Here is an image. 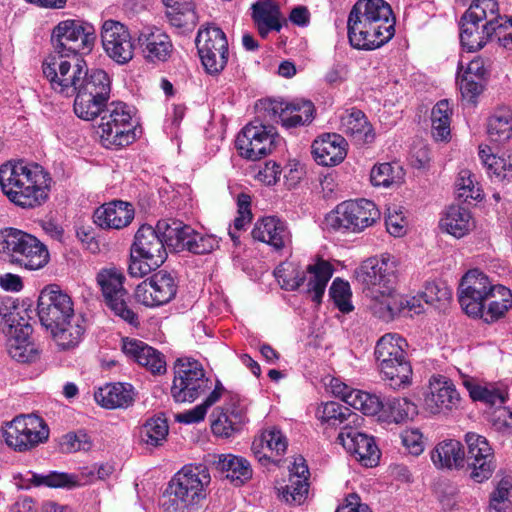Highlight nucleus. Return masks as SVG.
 <instances>
[{
	"label": "nucleus",
	"instance_id": "f257e3e1",
	"mask_svg": "<svg viewBox=\"0 0 512 512\" xmlns=\"http://www.w3.org/2000/svg\"><path fill=\"white\" fill-rule=\"evenodd\" d=\"M357 281L370 297V309L379 319L389 321L404 313V296L397 293L394 257L382 255L365 260L355 271Z\"/></svg>",
	"mask_w": 512,
	"mask_h": 512
},
{
	"label": "nucleus",
	"instance_id": "f03ea898",
	"mask_svg": "<svg viewBox=\"0 0 512 512\" xmlns=\"http://www.w3.org/2000/svg\"><path fill=\"white\" fill-rule=\"evenodd\" d=\"M52 178L35 162L8 161L0 166V186L14 205L23 209L42 206L49 198Z\"/></svg>",
	"mask_w": 512,
	"mask_h": 512
},
{
	"label": "nucleus",
	"instance_id": "7ed1b4c3",
	"mask_svg": "<svg viewBox=\"0 0 512 512\" xmlns=\"http://www.w3.org/2000/svg\"><path fill=\"white\" fill-rule=\"evenodd\" d=\"M348 39L356 49L374 50L395 33V18L384 0H358L347 21Z\"/></svg>",
	"mask_w": 512,
	"mask_h": 512
},
{
	"label": "nucleus",
	"instance_id": "20e7f679",
	"mask_svg": "<svg viewBox=\"0 0 512 512\" xmlns=\"http://www.w3.org/2000/svg\"><path fill=\"white\" fill-rule=\"evenodd\" d=\"M39 320L63 349L75 347L84 333L82 320L74 315L71 298L55 287L44 288L38 298Z\"/></svg>",
	"mask_w": 512,
	"mask_h": 512
},
{
	"label": "nucleus",
	"instance_id": "39448f33",
	"mask_svg": "<svg viewBox=\"0 0 512 512\" xmlns=\"http://www.w3.org/2000/svg\"><path fill=\"white\" fill-rule=\"evenodd\" d=\"M0 258L27 270H38L49 262L47 247L34 235L13 227L0 230Z\"/></svg>",
	"mask_w": 512,
	"mask_h": 512
},
{
	"label": "nucleus",
	"instance_id": "423d86ee",
	"mask_svg": "<svg viewBox=\"0 0 512 512\" xmlns=\"http://www.w3.org/2000/svg\"><path fill=\"white\" fill-rule=\"evenodd\" d=\"M498 21V4L495 0H475L460 21V42L472 52L484 47L492 39Z\"/></svg>",
	"mask_w": 512,
	"mask_h": 512
},
{
	"label": "nucleus",
	"instance_id": "0eeeda50",
	"mask_svg": "<svg viewBox=\"0 0 512 512\" xmlns=\"http://www.w3.org/2000/svg\"><path fill=\"white\" fill-rule=\"evenodd\" d=\"M407 342L399 334L387 333L376 343L375 358L381 373L393 389L410 384L412 368L406 357Z\"/></svg>",
	"mask_w": 512,
	"mask_h": 512
},
{
	"label": "nucleus",
	"instance_id": "6e6552de",
	"mask_svg": "<svg viewBox=\"0 0 512 512\" xmlns=\"http://www.w3.org/2000/svg\"><path fill=\"white\" fill-rule=\"evenodd\" d=\"M167 258L162 234L156 227L142 225L134 236L131 246L128 272L132 277H143L160 267Z\"/></svg>",
	"mask_w": 512,
	"mask_h": 512
},
{
	"label": "nucleus",
	"instance_id": "1a4fd4ad",
	"mask_svg": "<svg viewBox=\"0 0 512 512\" xmlns=\"http://www.w3.org/2000/svg\"><path fill=\"white\" fill-rule=\"evenodd\" d=\"M43 74L51 88L66 97L73 96L86 75V64L78 55L51 53L43 61Z\"/></svg>",
	"mask_w": 512,
	"mask_h": 512
},
{
	"label": "nucleus",
	"instance_id": "9d476101",
	"mask_svg": "<svg viewBox=\"0 0 512 512\" xmlns=\"http://www.w3.org/2000/svg\"><path fill=\"white\" fill-rule=\"evenodd\" d=\"M100 117L97 133L104 147L118 149L133 143L132 111L125 103H109Z\"/></svg>",
	"mask_w": 512,
	"mask_h": 512
},
{
	"label": "nucleus",
	"instance_id": "9b49d317",
	"mask_svg": "<svg viewBox=\"0 0 512 512\" xmlns=\"http://www.w3.org/2000/svg\"><path fill=\"white\" fill-rule=\"evenodd\" d=\"M171 395L176 402H193L211 387L202 364L192 358H178L174 363Z\"/></svg>",
	"mask_w": 512,
	"mask_h": 512
},
{
	"label": "nucleus",
	"instance_id": "f8f14e48",
	"mask_svg": "<svg viewBox=\"0 0 512 512\" xmlns=\"http://www.w3.org/2000/svg\"><path fill=\"white\" fill-rule=\"evenodd\" d=\"M380 218L376 205L367 199L344 201L326 216V224L334 230L361 232Z\"/></svg>",
	"mask_w": 512,
	"mask_h": 512
},
{
	"label": "nucleus",
	"instance_id": "ddd939ff",
	"mask_svg": "<svg viewBox=\"0 0 512 512\" xmlns=\"http://www.w3.org/2000/svg\"><path fill=\"white\" fill-rule=\"evenodd\" d=\"M48 437V426L41 417L34 414L16 416L3 429L6 444L19 452L31 450Z\"/></svg>",
	"mask_w": 512,
	"mask_h": 512
},
{
	"label": "nucleus",
	"instance_id": "4468645a",
	"mask_svg": "<svg viewBox=\"0 0 512 512\" xmlns=\"http://www.w3.org/2000/svg\"><path fill=\"white\" fill-rule=\"evenodd\" d=\"M95 39V31L91 25L76 20H65L53 29L52 53L79 56L80 53L92 50Z\"/></svg>",
	"mask_w": 512,
	"mask_h": 512
},
{
	"label": "nucleus",
	"instance_id": "2eb2a0df",
	"mask_svg": "<svg viewBox=\"0 0 512 512\" xmlns=\"http://www.w3.org/2000/svg\"><path fill=\"white\" fill-rule=\"evenodd\" d=\"M107 306L129 324L138 323L137 315L127 306V290L123 284L125 276L116 267L101 269L96 277Z\"/></svg>",
	"mask_w": 512,
	"mask_h": 512
},
{
	"label": "nucleus",
	"instance_id": "dca6fc26",
	"mask_svg": "<svg viewBox=\"0 0 512 512\" xmlns=\"http://www.w3.org/2000/svg\"><path fill=\"white\" fill-rule=\"evenodd\" d=\"M465 442L468 452L462 469L463 475L472 479L489 480L497 464L488 440L482 435L469 432L465 435Z\"/></svg>",
	"mask_w": 512,
	"mask_h": 512
},
{
	"label": "nucleus",
	"instance_id": "f3484780",
	"mask_svg": "<svg viewBox=\"0 0 512 512\" xmlns=\"http://www.w3.org/2000/svg\"><path fill=\"white\" fill-rule=\"evenodd\" d=\"M198 53L206 72L218 75L228 61V41L225 33L218 27H206L196 37Z\"/></svg>",
	"mask_w": 512,
	"mask_h": 512
},
{
	"label": "nucleus",
	"instance_id": "a211bd4d",
	"mask_svg": "<svg viewBox=\"0 0 512 512\" xmlns=\"http://www.w3.org/2000/svg\"><path fill=\"white\" fill-rule=\"evenodd\" d=\"M276 135L272 126L253 121L238 134L236 147L242 157L255 161L272 152Z\"/></svg>",
	"mask_w": 512,
	"mask_h": 512
},
{
	"label": "nucleus",
	"instance_id": "6ab92c4d",
	"mask_svg": "<svg viewBox=\"0 0 512 512\" xmlns=\"http://www.w3.org/2000/svg\"><path fill=\"white\" fill-rule=\"evenodd\" d=\"M206 497L204 482H168L160 499L162 512H189Z\"/></svg>",
	"mask_w": 512,
	"mask_h": 512
},
{
	"label": "nucleus",
	"instance_id": "aec40b11",
	"mask_svg": "<svg viewBox=\"0 0 512 512\" xmlns=\"http://www.w3.org/2000/svg\"><path fill=\"white\" fill-rule=\"evenodd\" d=\"M337 440L362 466L374 467L378 464L380 451L372 436L347 424L339 432Z\"/></svg>",
	"mask_w": 512,
	"mask_h": 512
},
{
	"label": "nucleus",
	"instance_id": "412c9836",
	"mask_svg": "<svg viewBox=\"0 0 512 512\" xmlns=\"http://www.w3.org/2000/svg\"><path fill=\"white\" fill-rule=\"evenodd\" d=\"M176 291L174 278L161 270L137 285L135 299L146 307H157L170 302Z\"/></svg>",
	"mask_w": 512,
	"mask_h": 512
},
{
	"label": "nucleus",
	"instance_id": "4be33fe9",
	"mask_svg": "<svg viewBox=\"0 0 512 512\" xmlns=\"http://www.w3.org/2000/svg\"><path fill=\"white\" fill-rule=\"evenodd\" d=\"M492 288L488 277L482 271L469 270L461 279L458 295L465 313L469 316L481 313L482 303Z\"/></svg>",
	"mask_w": 512,
	"mask_h": 512
},
{
	"label": "nucleus",
	"instance_id": "5701e85b",
	"mask_svg": "<svg viewBox=\"0 0 512 512\" xmlns=\"http://www.w3.org/2000/svg\"><path fill=\"white\" fill-rule=\"evenodd\" d=\"M101 40L106 54L118 64H126L134 55V43L125 25L106 20L102 25Z\"/></svg>",
	"mask_w": 512,
	"mask_h": 512
},
{
	"label": "nucleus",
	"instance_id": "b1692460",
	"mask_svg": "<svg viewBox=\"0 0 512 512\" xmlns=\"http://www.w3.org/2000/svg\"><path fill=\"white\" fill-rule=\"evenodd\" d=\"M15 316L6 319L7 329H3L7 336L6 348L8 354L18 362L29 363L39 357L36 345L30 341L32 327L28 323L15 324Z\"/></svg>",
	"mask_w": 512,
	"mask_h": 512
},
{
	"label": "nucleus",
	"instance_id": "393cba45",
	"mask_svg": "<svg viewBox=\"0 0 512 512\" xmlns=\"http://www.w3.org/2000/svg\"><path fill=\"white\" fill-rule=\"evenodd\" d=\"M425 405L433 414L446 413L459 407L460 395L450 379L442 375L432 376Z\"/></svg>",
	"mask_w": 512,
	"mask_h": 512
},
{
	"label": "nucleus",
	"instance_id": "a878e982",
	"mask_svg": "<svg viewBox=\"0 0 512 512\" xmlns=\"http://www.w3.org/2000/svg\"><path fill=\"white\" fill-rule=\"evenodd\" d=\"M347 141L336 133H327L319 136L312 144L314 160L322 166H337L344 161L347 155Z\"/></svg>",
	"mask_w": 512,
	"mask_h": 512
},
{
	"label": "nucleus",
	"instance_id": "bb28decb",
	"mask_svg": "<svg viewBox=\"0 0 512 512\" xmlns=\"http://www.w3.org/2000/svg\"><path fill=\"white\" fill-rule=\"evenodd\" d=\"M122 351L128 358L145 367L153 374H163L166 372V362L163 355L141 340L134 338L123 339Z\"/></svg>",
	"mask_w": 512,
	"mask_h": 512
},
{
	"label": "nucleus",
	"instance_id": "cd10ccee",
	"mask_svg": "<svg viewBox=\"0 0 512 512\" xmlns=\"http://www.w3.org/2000/svg\"><path fill=\"white\" fill-rule=\"evenodd\" d=\"M252 237L279 251L291 243V233L287 224L277 217H264L255 224Z\"/></svg>",
	"mask_w": 512,
	"mask_h": 512
},
{
	"label": "nucleus",
	"instance_id": "c85d7f7f",
	"mask_svg": "<svg viewBox=\"0 0 512 512\" xmlns=\"http://www.w3.org/2000/svg\"><path fill=\"white\" fill-rule=\"evenodd\" d=\"M339 130L358 146L370 144L375 139V133L367 117L355 108L345 110L340 115Z\"/></svg>",
	"mask_w": 512,
	"mask_h": 512
},
{
	"label": "nucleus",
	"instance_id": "c756f323",
	"mask_svg": "<svg viewBox=\"0 0 512 512\" xmlns=\"http://www.w3.org/2000/svg\"><path fill=\"white\" fill-rule=\"evenodd\" d=\"M114 468L112 465L91 464L80 468L77 474H67L57 471H49L47 474H38L33 471H26L14 476V480H78L79 478H91L93 480H105L112 476Z\"/></svg>",
	"mask_w": 512,
	"mask_h": 512
},
{
	"label": "nucleus",
	"instance_id": "7c9ffc66",
	"mask_svg": "<svg viewBox=\"0 0 512 512\" xmlns=\"http://www.w3.org/2000/svg\"><path fill=\"white\" fill-rule=\"evenodd\" d=\"M134 218L132 205L123 201H113L103 204L94 212V222L101 228L121 229L126 227Z\"/></svg>",
	"mask_w": 512,
	"mask_h": 512
},
{
	"label": "nucleus",
	"instance_id": "2f4dec72",
	"mask_svg": "<svg viewBox=\"0 0 512 512\" xmlns=\"http://www.w3.org/2000/svg\"><path fill=\"white\" fill-rule=\"evenodd\" d=\"M288 443L286 437L276 427H268L252 443V452L263 466H276V462L270 459L264 449L275 452L277 455L284 453Z\"/></svg>",
	"mask_w": 512,
	"mask_h": 512
},
{
	"label": "nucleus",
	"instance_id": "473e14b6",
	"mask_svg": "<svg viewBox=\"0 0 512 512\" xmlns=\"http://www.w3.org/2000/svg\"><path fill=\"white\" fill-rule=\"evenodd\" d=\"M171 26L182 32L192 31L199 21L194 0H162Z\"/></svg>",
	"mask_w": 512,
	"mask_h": 512
},
{
	"label": "nucleus",
	"instance_id": "72a5a7b5",
	"mask_svg": "<svg viewBox=\"0 0 512 512\" xmlns=\"http://www.w3.org/2000/svg\"><path fill=\"white\" fill-rule=\"evenodd\" d=\"M510 308H512L511 290L502 285H495L482 303L481 313L475 317L482 318L486 323H493L502 318Z\"/></svg>",
	"mask_w": 512,
	"mask_h": 512
},
{
	"label": "nucleus",
	"instance_id": "f704fd0d",
	"mask_svg": "<svg viewBox=\"0 0 512 512\" xmlns=\"http://www.w3.org/2000/svg\"><path fill=\"white\" fill-rule=\"evenodd\" d=\"M251 17L262 38H266L270 31H280L281 12L278 4L272 0L258 1L251 6Z\"/></svg>",
	"mask_w": 512,
	"mask_h": 512
},
{
	"label": "nucleus",
	"instance_id": "c9c22d12",
	"mask_svg": "<svg viewBox=\"0 0 512 512\" xmlns=\"http://www.w3.org/2000/svg\"><path fill=\"white\" fill-rule=\"evenodd\" d=\"M333 275L332 265L325 260L318 259L315 263L309 264L303 271L306 276L305 286L307 293L312 295V300L320 303L325 293L326 286Z\"/></svg>",
	"mask_w": 512,
	"mask_h": 512
},
{
	"label": "nucleus",
	"instance_id": "e433bc0d",
	"mask_svg": "<svg viewBox=\"0 0 512 512\" xmlns=\"http://www.w3.org/2000/svg\"><path fill=\"white\" fill-rule=\"evenodd\" d=\"M95 401L104 408H127L134 401V392L130 384L113 383L100 387L94 393Z\"/></svg>",
	"mask_w": 512,
	"mask_h": 512
},
{
	"label": "nucleus",
	"instance_id": "4c0bfd02",
	"mask_svg": "<svg viewBox=\"0 0 512 512\" xmlns=\"http://www.w3.org/2000/svg\"><path fill=\"white\" fill-rule=\"evenodd\" d=\"M139 42L147 59L165 61L172 51L169 36L157 28H145L139 35Z\"/></svg>",
	"mask_w": 512,
	"mask_h": 512
},
{
	"label": "nucleus",
	"instance_id": "58836bf2",
	"mask_svg": "<svg viewBox=\"0 0 512 512\" xmlns=\"http://www.w3.org/2000/svg\"><path fill=\"white\" fill-rule=\"evenodd\" d=\"M440 228L455 238H462L474 228V221L469 210L452 205L444 212Z\"/></svg>",
	"mask_w": 512,
	"mask_h": 512
},
{
	"label": "nucleus",
	"instance_id": "ea45409f",
	"mask_svg": "<svg viewBox=\"0 0 512 512\" xmlns=\"http://www.w3.org/2000/svg\"><path fill=\"white\" fill-rule=\"evenodd\" d=\"M431 459L438 468L462 470L465 453L459 441L448 440L436 446L432 452Z\"/></svg>",
	"mask_w": 512,
	"mask_h": 512
},
{
	"label": "nucleus",
	"instance_id": "a19ab883",
	"mask_svg": "<svg viewBox=\"0 0 512 512\" xmlns=\"http://www.w3.org/2000/svg\"><path fill=\"white\" fill-rule=\"evenodd\" d=\"M158 231L162 234L165 247L182 251L186 248L192 228L179 220L162 219L158 221Z\"/></svg>",
	"mask_w": 512,
	"mask_h": 512
},
{
	"label": "nucleus",
	"instance_id": "79ce46f5",
	"mask_svg": "<svg viewBox=\"0 0 512 512\" xmlns=\"http://www.w3.org/2000/svg\"><path fill=\"white\" fill-rule=\"evenodd\" d=\"M111 92V81L108 74L101 69L92 70L83 76L75 94L95 96L98 99H108Z\"/></svg>",
	"mask_w": 512,
	"mask_h": 512
},
{
	"label": "nucleus",
	"instance_id": "37998d69",
	"mask_svg": "<svg viewBox=\"0 0 512 512\" xmlns=\"http://www.w3.org/2000/svg\"><path fill=\"white\" fill-rule=\"evenodd\" d=\"M279 119L286 128H294L310 123L313 119L314 105L310 101L299 100L280 107Z\"/></svg>",
	"mask_w": 512,
	"mask_h": 512
},
{
	"label": "nucleus",
	"instance_id": "c03bdc74",
	"mask_svg": "<svg viewBox=\"0 0 512 512\" xmlns=\"http://www.w3.org/2000/svg\"><path fill=\"white\" fill-rule=\"evenodd\" d=\"M214 466L217 471L226 473L227 480H249L253 475L249 461L232 454L219 455Z\"/></svg>",
	"mask_w": 512,
	"mask_h": 512
},
{
	"label": "nucleus",
	"instance_id": "a18cd8bd",
	"mask_svg": "<svg viewBox=\"0 0 512 512\" xmlns=\"http://www.w3.org/2000/svg\"><path fill=\"white\" fill-rule=\"evenodd\" d=\"M479 157L487 168L489 176L498 182L512 179V161L498 157L492 153L490 147L480 146Z\"/></svg>",
	"mask_w": 512,
	"mask_h": 512
},
{
	"label": "nucleus",
	"instance_id": "49530a36",
	"mask_svg": "<svg viewBox=\"0 0 512 512\" xmlns=\"http://www.w3.org/2000/svg\"><path fill=\"white\" fill-rule=\"evenodd\" d=\"M465 385L474 401H481L490 406H501L507 398L506 389L495 383L472 384L468 381Z\"/></svg>",
	"mask_w": 512,
	"mask_h": 512
},
{
	"label": "nucleus",
	"instance_id": "de8ad7c7",
	"mask_svg": "<svg viewBox=\"0 0 512 512\" xmlns=\"http://www.w3.org/2000/svg\"><path fill=\"white\" fill-rule=\"evenodd\" d=\"M404 177L403 168L396 163H380L374 165L370 172V181L375 187L389 188L399 184Z\"/></svg>",
	"mask_w": 512,
	"mask_h": 512
},
{
	"label": "nucleus",
	"instance_id": "09e8293b",
	"mask_svg": "<svg viewBox=\"0 0 512 512\" xmlns=\"http://www.w3.org/2000/svg\"><path fill=\"white\" fill-rule=\"evenodd\" d=\"M417 413V407L407 398H389L383 402L382 416L394 423H402Z\"/></svg>",
	"mask_w": 512,
	"mask_h": 512
},
{
	"label": "nucleus",
	"instance_id": "8fccbe9b",
	"mask_svg": "<svg viewBox=\"0 0 512 512\" xmlns=\"http://www.w3.org/2000/svg\"><path fill=\"white\" fill-rule=\"evenodd\" d=\"M487 133L494 142L503 143L512 136V113L498 110L488 120Z\"/></svg>",
	"mask_w": 512,
	"mask_h": 512
},
{
	"label": "nucleus",
	"instance_id": "3c124183",
	"mask_svg": "<svg viewBox=\"0 0 512 512\" xmlns=\"http://www.w3.org/2000/svg\"><path fill=\"white\" fill-rule=\"evenodd\" d=\"M211 429L213 433L221 437H230L234 432L240 430L242 423V414L240 412H232L229 415L224 409H215L212 413Z\"/></svg>",
	"mask_w": 512,
	"mask_h": 512
},
{
	"label": "nucleus",
	"instance_id": "603ef678",
	"mask_svg": "<svg viewBox=\"0 0 512 512\" xmlns=\"http://www.w3.org/2000/svg\"><path fill=\"white\" fill-rule=\"evenodd\" d=\"M451 108L448 100L439 101L431 112L432 135L436 140H447L450 136Z\"/></svg>",
	"mask_w": 512,
	"mask_h": 512
},
{
	"label": "nucleus",
	"instance_id": "864d4df0",
	"mask_svg": "<svg viewBox=\"0 0 512 512\" xmlns=\"http://www.w3.org/2000/svg\"><path fill=\"white\" fill-rule=\"evenodd\" d=\"M456 194L463 201L482 200L483 191L476 175L469 169H461L455 181Z\"/></svg>",
	"mask_w": 512,
	"mask_h": 512
},
{
	"label": "nucleus",
	"instance_id": "5fc2aeb1",
	"mask_svg": "<svg viewBox=\"0 0 512 512\" xmlns=\"http://www.w3.org/2000/svg\"><path fill=\"white\" fill-rule=\"evenodd\" d=\"M74 112L86 121L94 120L101 116L108 104V99H98L95 96L75 94Z\"/></svg>",
	"mask_w": 512,
	"mask_h": 512
},
{
	"label": "nucleus",
	"instance_id": "6e6d98bb",
	"mask_svg": "<svg viewBox=\"0 0 512 512\" xmlns=\"http://www.w3.org/2000/svg\"><path fill=\"white\" fill-rule=\"evenodd\" d=\"M317 418L330 426H337L345 421H349L350 417H355L356 414L351 413L349 408L343 405L330 401L321 404L316 411Z\"/></svg>",
	"mask_w": 512,
	"mask_h": 512
},
{
	"label": "nucleus",
	"instance_id": "4d7b16f0",
	"mask_svg": "<svg viewBox=\"0 0 512 512\" xmlns=\"http://www.w3.org/2000/svg\"><path fill=\"white\" fill-rule=\"evenodd\" d=\"M168 430V424L164 417H152L142 426L141 439L147 445L159 446L166 440Z\"/></svg>",
	"mask_w": 512,
	"mask_h": 512
},
{
	"label": "nucleus",
	"instance_id": "13d9d810",
	"mask_svg": "<svg viewBox=\"0 0 512 512\" xmlns=\"http://www.w3.org/2000/svg\"><path fill=\"white\" fill-rule=\"evenodd\" d=\"M302 273L294 262H283L274 271L278 283L286 290H296L304 285L306 276Z\"/></svg>",
	"mask_w": 512,
	"mask_h": 512
},
{
	"label": "nucleus",
	"instance_id": "bf43d9fd",
	"mask_svg": "<svg viewBox=\"0 0 512 512\" xmlns=\"http://www.w3.org/2000/svg\"><path fill=\"white\" fill-rule=\"evenodd\" d=\"M352 393V396L348 397L349 406L365 415H376L378 412H382L383 401L378 396L361 390Z\"/></svg>",
	"mask_w": 512,
	"mask_h": 512
},
{
	"label": "nucleus",
	"instance_id": "052dcab7",
	"mask_svg": "<svg viewBox=\"0 0 512 512\" xmlns=\"http://www.w3.org/2000/svg\"><path fill=\"white\" fill-rule=\"evenodd\" d=\"M512 506L511 482H498L490 495L489 512H510Z\"/></svg>",
	"mask_w": 512,
	"mask_h": 512
},
{
	"label": "nucleus",
	"instance_id": "680f3d73",
	"mask_svg": "<svg viewBox=\"0 0 512 512\" xmlns=\"http://www.w3.org/2000/svg\"><path fill=\"white\" fill-rule=\"evenodd\" d=\"M329 294L336 307L343 313H349L353 310L351 302L352 292L347 281L340 278L334 279L329 289Z\"/></svg>",
	"mask_w": 512,
	"mask_h": 512
},
{
	"label": "nucleus",
	"instance_id": "e2e57ef3",
	"mask_svg": "<svg viewBox=\"0 0 512 512\" xmlns=\"http://www.w3.org/2000/svg\"><path fill=\"white\" fill-rule=\"evenodd\" d=\"M452 293L444 284L428 283L421 293L423 302L437 308L444 307L449 303Z\"/></svg>",
	"mask_w": 512,
	"mask_h": 512
},
{
	"label": "nucleus",
	"instance_id": "0e129e2a",
	"mask_svg": "<svg viewBox=\"0 0 512 512\" xmlns=\"http://www.w3.org/2000/svg\"><path fill=\"white\" fill-rule=\"evenodd\" d=\"M218 240L212 235H202L192 228L185 250L194 254H206L218 247Z\"/></svg>",
	"mask_w": 512,
	"mask_h": 512
},
{
	"label": "nucleus",
	"instance_id": "69168bd1",
	"mask_svg": "<svg viewBox=\"0 0 512 512\" xmlns=\"http://www.w3.org/2000/svg\"><path fill=\"white\" fill-rule=\"evenodd\" d=\"M310 482H291L278 488L282 499L290 504H302L308 497Z\"/></svg>",
	"mask_w": 512,
	"mask_h": 512
},
{
	"label": "nucleus",
	"instance_id": "338daca9",
	"mask_svg": "<svg viewBox=\"0 0 512 512\" xmlns=\"http://www.w3.org/2000/svg\"><path fill=\"white\" fill-rule=\"evenodd\" d=\"M388 233L395 237H401L406 233L407 221L396 207L388 208L385 219Z\"/></svg>",
	"mask_w": 512,
	"mask_h": 512
},
{
	"label": "nucleus",
	"instance_id": "774afa93",
	"mask_svg": "<svg viewBox=\"0 0 512 512\" xmlns=\"http://www.w3.org/2000/svg\"><path fill=\"white\" fill-rule=\"evenodd\" d=\"M493 36L503 48L512 51V18L503 21V18L498 15Z\"/></svg>",
	"mask_w": 512,
	"mask_h": 512
}]
</instances>
